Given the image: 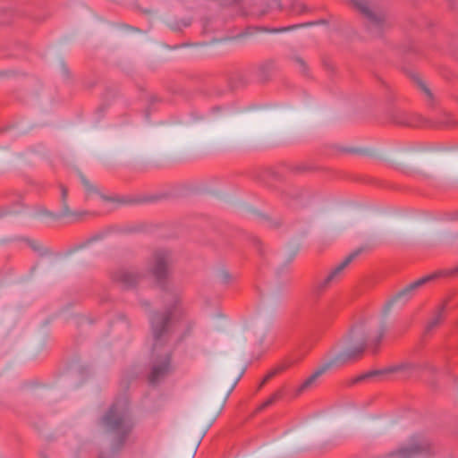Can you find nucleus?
<instances>
[{
	"label": "nucleus",
	"instance_id": "obj_34",
	"mask_svg": "<svg viewBox=\"0 0 458 458\" xmlns=\"http://www.w3.org/2000/svg\"><path fill=\"white\" fill-rule=\"evenodd\" d=\"M98 458H106V456H105L104 454H101L98 456Z\"/></svg>",
	"mask_w": 458,
	"mask_h": 458
},
{
	"label": "nucleus",
	"instance_id": "obj_12",
	"mask_svg": "<svg viewBox=\"0 0 458 458\" xmlns=\"http://www.w3.org/2000/svg\"><path fill=\"white\" fill-rule=\"evenodd\" d=\"M104 200L114 202L120 205H138L141 203L147 202H155L160 199L158 195H147V196H140V195H122L115 197H107L105 195H100Z\"/></svg>",
	"mask_w": 458,
	"mask_h": 458
},
{
	"label": "nucleus",
	"instance_id": "obj_29",
	"mask_svg": "<svg viewBox=\"0 0 458 458\" xmlns=\"http://www.w3.org/2000/svg\"><path fill=\"white\" fill-rule=\"evenodd\" d=\"M300 196H301V193H300V192H297V193H295L294 195H293L291 198H293V199H298Z\"/></svg>",
	"mask_w": 458,
	"mask_h": 458
},
{
	"label": "nucleus",
	"instance_id": "obj_23",
	"mask_svg": "<svg viewBox=\"0 0 458 458\" xmlns=\"http://www.w3.org/2000/svg\"><path fill=\"white\" fill-rule=\"evenodd\" d=\"M293 62L298 66L299 71H300V72L301 74H303L305 76L309 75L308 65H307V64L305 63V61L301 57L294 56V57H293Z\"/></svg>",
	"mask_w": 458,
	"mask_h": 458
},
{
	"label": "nucleus",
	"instance_id": "obj_7",
	"mask_svg": "<svg viewBox=\"0 0 458 458\" xmlns=\"http://www.w3.org/2000/svg\"><path fill=\"white\" fill-rule=\"evenodd\" d=\"M372 0H351L353 6L366 19V27L368 31L374 37H380L390 24L383 13L372 12L368 4Z\"/></svg>",
	"mask_w": 458,
	"mask_h": 458
},
{
	"label": "nucleus",
	"instance_id": "obj_10",
	"mask_svg": "<svg viewBox=\"0 0 458 458\" xmlns=\"http://www.w3.org/2000/svg\"><path fill=\"white\" fill-rule=\"evenodd\" d=\"M431 277L429 275L425 276L405 286L403 289L400 290L394 296H392L385 304L384 309L385 311H388L392 306L395 303L401 302L403 304L409 301L415 294L416 291L425 285L426 284L431 282Z\"/></svg>",
	"mask_w": 458,
	"mask_h": 458
},
{
	"label": "nucleus",
	"instance_id": "obj_24",
	"mask_svg": "<svg viewBox=\"0 0 458 458\" xmlns=\"http://www.w3.org/2000/svg\"><path fill=\"white\" fill-rule=\"evenodd\" d=\"M27 242V243L29 244V246L36 252H38L40 256H44L46 255L47 252V250H43L38 244L36 242L34 241H31L30 239H26L25 240Z\"/></svg>",
	"mask_w": 458,
	"mask_h": 458
},
{
	"label": "nucleus",
	"instance_id": "obj_22",
	"mask_svg": "<svg viewBox=\"0 0 458 458\" xmlns=\"http://www.w3.org/2000/svg\"><path fill=\"white\" fill-rule=\"evenodd\" d=\"M81 181L84 186L87 195L100 194L98 188L93 185L83 174H81Z\"/></svg>",
	"mask_w": 458,
	"mask_h": 458
},
{
	"label": "nucleus",
	"instance_id": "obj_5",
	"mask_svg": "<svg viewBox=\"0 0 458 458\" xmlns=\"http://www.w3.org/2000/svg\"><path fill=\"white\" fill-rule=\"evenodd\" d=\"M434 447L430 440L422 435H414L409 445L402 446L387 454L388 458H415L417 456H430L434 454Z\"/></svg>",
	"mask_w": 458,
	"mask_h": 458
},
{
	"label": "nucleus",
	"instance_id": "obj_13",
	"mask_svg": "<svg viewBox=\"0 0 458 458\" xmlns=\"http://www.w3.org/2000/svg\"><path fill=\"white\" fill-rule=\"evenodd\" d=\"M135 231H136L135 228L131 227V226H125V227L109 226L107 228H105V229L96 233L91 237L88 238L85 242L79 244L74 249V250L82 249L94 242L103 240L106 235H108L111 233H133Z\"/></svg>",
	"mask_w": 458,
	"mask_h": 458
},
{
	"label": "nucleus",
	"instance_id": "obj_11",
	"mask_svg": "<svg viewBox=\"0 0 458 458\" xmlns=\"http://www.w3.org/2000/svg\"><path fill=\"white\" fill-rule=\"evenodd\" d=\"M61 190V203H62V209L59 213L54 214L49 211H46V214L49 216H52L55 219L60 218H70L72 222H77L80 221L85 215L88 214L87 211H72L69 206H68V189L61 184L60 185Z\"/></svg>",
	"mask_w": 458,
	"mask_h": 458
},
{
	"label": "nucleus",
	"instance_id": "obj_17",
	"mask_svg": "<svg viewBox=\"0 0 458 458\" xmlns=\"http://www.w3.org/2000/svg\"><path fill=\"white\" fill-rule=\"evenodd\" d=\"M276 65L273 61H267L259 65V76L260 80L267 81L269 79L272 72L275 70Z\"/></svg>",
	"mask_w": 458,
	"mask_h": 458
},
{
	"label": "nucleus",
	"instance_id": "obj_9",
	"mask_svg": "<svg viewBox=\"0 0 458 458\" xmlns=\"http://www.w3.org/2000/svg\"><path fill=\"white\" fill-rule=\"evenodd\" d=\"M143 277V274L134 267H119L111 273V278L124 290L135 288Z\"/></svg>",
	"mask_w": 458,
	"mask_h": 458
},
{
	"label": "nucleus",
	"instance_id": "obj_26",
	"mask_svg": "<svg viewBox=\"0 0 458 458\" xmlns=\"http://www.w3.org/2000/svg\"><path fill=\"white\" fill-rule=\"evenodd\" d=\"M307 12V6L302 4H298L293 6V13H303Z\"/></svg>",
	"mask_w": 458,
	"mask_h": 458
},
{
	"label": "nucleus",
	"instance_id": "obj_28",
	"mask_svg": "<svg viewBox=\"0 0 458 458\" xmlns=\"http://www.w3.org/2000/svg\"><path fill=\"white\" fill-rule=\"evenodd\" d=\"M105 109H106V106H100L97 109V112H98V113L102 114V113H104Z\"/></svg>",
	"mask_w": 458,
	"mask_h": 458
},
{
	"label": "nucleus",
	"instance_id": "obj_32",
	"mask_svg": "<svg viewBox=\"0 0 458 458\" xmlns=\"http://www.w3.org/2000/svg\"><path fill=\"white\" fill-rule=\"evenodd\" d=\"M40 458H47V455H46L45 454H43V453H42V454H40Z\"/></svg>",
	"mask_w": 458,
	"mask_h": 458
},
{
	"label": "nucleus",
	"instance_id": "obj_21",
	"mask_svg": "<svg viewBox=\"0 0 458 458\" xmlns=\"http://www.w3.org/2000/svg\"><path fill=\"white\" fill-rule=\"evenodd\" d=\"M282 396L281 391H277L275 394H273L267 400H266L264 403H262L256 410V412H259L263 411L264 409L269 407L272 405L275 402L279 400Z\"/></svg>",
	"mask_w": 458,
	"mask_h": 458
},
{
	"label": "nucleus",
	"instance_id": "obj_31",
	"mask_svg": "<svg viewBox=\"0 0 458 458\" xmlns=\"http://www.w3.org/2000/svg\"><path fill=\"white\" fill-rule=\"evenodd\" d=\"M453 218L458 220V210L454 214Z\"/></svg>",
	"mask_w": 458,
	"mask_h": 458
},
{
	"label": "nucleus",
	"instance_id": "obj_20",
	"mask_svg": "<svg viewBox=\"0 0 458 458\" xmlns=\"http://www.w3.org/2000/svg\"><path fill=\"white\" fill-rule=\"evenodd\" d=\"M288 366L287 365H280L275 369H273L272 370H270L266 376L265 377L263 378V380L261 381V383L259 384L258 389H260L263 387V386L268 381L270 380L271 378H273L276 375H277L278 373L284 371Z\"/></svg>",
	"mask_w": 458,
	"mask_h": 458
},
{
	"label": "nucleus",
	"instance_id": "obj_15",
	"mask_svg": "<svg viewBox=\"0 0 458 458\" xmlns=\"http://www.w3.org/2000/svg\"><path fill=\"white\" fill-rule=\"evenodd\" d=\"M390 118L393 123L405 126H418L417 116L409 114L403 110L394 109L391 112Z\"/></svg>",
	"mask_w": 458,
	"mask_h": 458
},
{
	"label": "nucleus",
	"instance_id": "obj_1",
	"mask_svg": "<svg viewBox=\"0 0 458 458\" xmlns=\"http://www.w3.org/2000/svg\"><path fill=\"white\" fill-rule=\"evenodd\" d=\"M165 310H156L149 315V327L152 337L151 362L148 383L155 386L171 370L172 349L168 345L177 323L183 315L181 299L177 293H167Z\"/></svg>",
	"mask_w": 458,
	"mask_h": 458
},
{
	"label": "nucleus",
	"instance_id": "obj_14",
	"mask_svg": "<svg viewBox=\"0 0 458 458\" xmlns=\"http://www.w3.org/2000/svg\"><path fill=\"white\" fill-rule=\"evenodd\" d=\"M448 300H445L440 305H438L433 311L431 318L428 321L424 333L426 335L430 334L433 330L438 327L445 318V310L447 307Z\"/></svg>",
	"mask_w": 458,
	"mask_h": 458
},
{
	"label": "nucleus",
	"instance_id": "obj_8",
	"mask_svg": "<svg viewBox=\"0 0 458 458\" xmlns=\"http://www.w3.org/2000/svg\"><path fill=\"white\" fill-rule=\"evenodd\" d=\"M172 262V252L167 250H157L153 254V265L151 273L156 278L158 285L166 290V278L168 276L169 265Z\"/></svg>",
	"mask_w": 458,
	"mask_h": 458
},
{
	"label": "nucleus",
	"instance_id": "obj_16",
	"mask_svg": "<svg viewBox=\"0 0 458 458\" xmlns=\"http://www.w3.org/2000/svg\"><path fill=\"white\" fill-rule=\"evenodd\" d=\"M414 82L416 83L418 89L425 95L427 101L430 104L434 102V95L426 82L420 79L418 75H414L412 77Z\"/></svg>",
	"mask_w": 458,
	"mask_h": 458
},
{
	"label": "nucleus",
	"instance_id": "obj_18",
	"mask_svg": "<svg viewBox=\"0 0 458 458\" xmlns=\"http://www.w3.org/2000/svg\"><path fill=\"white\" fill-rule=\"evenodd\" d=\"M431 280H435L440 277H455L458 276V266L454 268L437 270L429 275Z\"/></svg>",
	"mask_w": 458,
	"mask_h": 458
},
{
	"label": "nucleus",
	"instance_id": "obj_33",
	"mask_svg": "<svg viewBox=\"0 0 458 458\" xmlns=\"http://www.w3.org/2000/svg\"><path fill=\"white\" fill-rule=\"evenodd\" d=\"M157 98H151V103H153L154 101H157Z\"/></svg>",
	"mask_w": 458,
	"mask_h": 458
},
{
	"label": "nucleus",
	"instance_id": "obj_6",
	"mask_svg": "<svg viewBox=\"0 0 458 458\" xmlns=\"http://www.w3.org/2000/svg\"><path fill=\"white\" fill-rule=\"evenodd\" d=\"M361 249H358L352 251L340 264L334 267L327 276L316 279L311 286L312 296L314 298L321 297L334 283L339 280L344 270L361 253Z\"/></svg>",
	"mask_w": 458,
	"mask_h": 458
},
{
	"label": "nucleus",
	"instance_id": "obj_27",
	"mask_svg": "<svg viewBox=\"0 0 458 458\" xmlns=\"http://www.w3.org/2000/svg\"><path fill=\"white\" fill-rule=\"evenodd\" d=\"M61 71H62L63 75L65 78L68 79L70 77V71H69L67 65L64 63L61 64Z\"/></svg>",
	"mask_w": 458,
	"mask_h": 458
},
{
	"label": "nucleus",
	"instance_id": "obj_3",
	"mask_svg": "<svg viewBox=\"0 0 458 458\" xmlns=\"http://www.w3.org/2000/svg\"><path fill=\"white\" fill-rule=\"evenodd\" d=\"M100 422L109 433L114 435L113 451H120L134 427L127 400L115 401L101 418Z\"/></svg>",
	"mask_w": 458,
	"mask_h": 458
},
{
	"label": "nucleus",
	"instance_id": "obj_25",
	"mask_svg": "<svg viewBox=\"0 0 458 458\" xmlns=\"http://www.w3.org/2000/svg\"><path fill=\"white\" fill-rule=\"evenodd\" d=\"M219 276H220V281L223 284H228L232 279L231 275L227 271H225V270L221 271Z\"/></svg>",
	"mask_w": 458,
	"mask_h": 458
},
{
	"label": "nucleus",
	"instance_id": "obj_30",
	"mask_svg": "<svg viewBox=\"0 0 458 458\" xmlns=\"http://www.w3.org/2000/svg\"><path fill=\"white\" fill-rule=\"evenodd\" d=\"M238 381H239V378H237V379L235 380V382L233 383V386H232V388H231V390H230V392H229V393H231V392H232V390L234 388V386H236V384H237V382H238Z\"/></svg>",
	"mask_w": 458,
	"mask_h": 458
},
{
	"label": "nucleus",
	"instance_id": "obj_2",
	"mask_svg": "<svg viewBox=\"0 0 458 458\" xmlns=\"http://www.w3.org/2000/svg\"><path fill=\"white\" fill-rule=\"evenodd\" d=\"M386 332L383 323L376 321L360 322L354 325L349 335L344 338L347 347L338 353L331 361L318 368L309 377H307L297 388L295 394L299 395L305 391L314 387L317 380L325 374L332 365H343L350 360L359 358L366 347H370L373 352L381 343Z\"/></svg>",
	"mask_w": 458,
	"mask_h": 458
},
{
	"label": "nucleus",
	"instance_id": "obj_19",
	"mask_svg": "<svg viewBox=\"0 0 458 458\" xmlns=\"http://www.w3.org/2000/svg\"><path fill=\"white\" fill-rule=\"evenodd\" d=\"M327 20L321 19V20H318V21H312V22H308V23H303V24H297V25H293V26H290V27H282V28H278V29H274L271 31H273V32H283V31H288V30H290L292 29H294V28H299V27H303V26H310V25H318V24H327Z\"/></svg>",
	"mask_w": 458,
	"mask_h": 458
},
{
	"label": "nucleus",
	"instance_id": "obj_4",
	"mask_svg": "<svg viewBox=\"0 0 458 458\" xmlns=\"http://www.w3.org/2000/svg\"><path fill=\"white\" fill-rule=\"evenodd\" d=\"M427 370L431 373L437 372V368L428 361L421 363L402 362L400 364L388 366L380 369H373L365 372L352 380V384H357L374 377H383L394 373H401L404 378L411 377L415 372Z\"/></svg>",
	"mask_w": 458,
	"mask_h": 458
}]
</instances>
